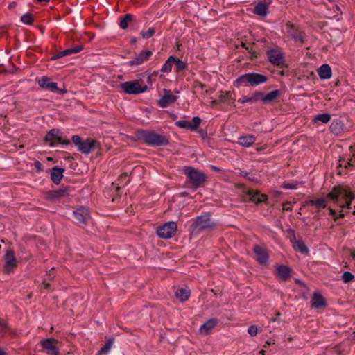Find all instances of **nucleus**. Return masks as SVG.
<instances>
[{"mask_svg":"<svg viewBox=\"0 0 355 355\" xmlns=\"http://www.w3.org/2000/svg\"><path fill=\"white\" fill-rule=\"evenodd\" d=\"M211 216L209 213H203L197 216L190 226L191 234L198 235L202 232L213 230L216 224L211 220Z\"/></svg>","mask_w":355,"mask_h":355,"instance_id":"nucleus-3","label":"nucleus"},{"mask_svg":"<svg viewBox=\"0 0 355 355\" xmlns=\"http://www.w3.org/2000/svg\"><path fill=\"white\" fill-rule=\"evenodd\" d=\"M286 26L288 28L287 31L288 35L295 42H299L300 43L303 44L304 42V33L300 29L295 28L293 24H287Z\"/></svg>","mask_w":355,"mask_h":355,"instance_id":"nucleus-19","label":"nucleus"},{"mask_svg":"<svg viewBox=\"0 0 355 355\" xmlns=\"http://www.w3.org/2000/svg\"><path fill=\"white\" fill-rule=\"evenodd\" d=\"M58 341L54 338H45L40 342L42 349L49 355H59V349L57 347Z\"/></svg>","mask_w":355,"mask_h":355,"instance_id":"nucleus-12","label":"nucleus"},{"mask_svg":"<svg viewBox=\"0 0 355 355\" xmlns=\"http://www.w3.org/2000/svg\"><path fill=\"white\" fill-rule=\"evenodd\" d=\"M330 129L332 132H338L342 129V127L338 121H333L330 125Z\"/></svg>","mask_w":355,"mask_h":355,"instance_id":"nucleus-47","label":"nucleus"},{"mask_svg":"<svg viewBox=\"0 0 355 355\" xmlns=\"http://www.w3.org/2000/svg\"><path fill=\"white\" fill-rule=\"evenodd\" d=\"M33 166L37 173H40L43 171V166L40 161L34 162Z\"/></svg>","mask_w":355,"mask_h":355,"instance_id":"nucleus-50","label":"nucleus"},{"mask_svg":"<svg viewBox=\"0 0 355 355\" xmlns=\"http://www.w3.org/2000/svg\"><path fill=\"white\" fill-rule=\"evenodd\" d=\"M329 214L333 216H336V212L334 209H331V208H329Z\"/></svg>","mask_w":355,"mask_h":355,"instance_id":"nucleus-59","label":"nucleus"},{"mask_svg":"<svg viewBox=\"0 0 355 355\" xmlns=\"http://www.w3.org/2000/svg\"><path fill=\"white\" fill-rule=\"evenodd\" d=\"M269 6L270 4L260 1L254 7V12L259 16H266L268 13Z\"/></svg>","mask_w":355,"mask_h":355,"instance_id":"nucleus-27","label":"nucleus"},{"mask_svg":"<svg viewBox=\"0 0 355 355\" xmlns=\"http://www.w3.org/2000/svg\"><path fill=\"white\" fill-rule=\"evenodd\" d=\"M293 246L295 250L302 254H307L309 252L307 246L302 241H295Z\"/></svg>","mask_w":355,"mask_h":355,"instance_id":"nucleus-38","label":"nucleus"},{"mask_svg":"<svg viewBox=\"0 0 355 355\" xmlns=\"http://www.w3.org/2000/svg\"><path fill=\"white\" fill-rule=\"evenodd\" d=\"M260 97H261V92H255L254 93L252 94V96H243V98H239L238 100V102L239 103H254L260 100Z\"/></svg>","mask_w":355,"mask_h":355,"instance_id":"nucleus-31","label":"nucleus"},{"mask_svg":"<svg viewBox=\"0 0 355 355\" xmlns=\"http://www.w3.org/2000/svg\"><path fill=\"white\" fill-rule=\"evenodd\" d=\"M327 306L324 297L319 293H314L311 298V306L315 309L325 307Z\"/></svg>","mask_w":355,"mask_h":355,"instance_id":"nucleus-25","label":"nucleus"},{"mask_svg":"<svg viewBox=\"0 0 355 355\" xmlns=\"http://www.w3.org/2000/svg\"><path fill=\"white\" fill-rule=\"evenodd\" d=\"M42 285L45 289H49L50 288V284L47 283L46 281L42 282Z\"/></svg>","mask_w":355,"mask_h":355,"instance_id":"nucleus-57","label":"nucleus"},{"mask_svg":"<svg viewBox=\"0 0 355 355\" xmlns=\"http://www.w3.org/2000/svg\"><path fill=\"white\" fill-rule=\"evenodd\" d=\"M241 175L242 176H244L245 178H248V180H251V181H254V178H252V175L250 174V173H241Z\"/></svg>","mask_w":355,"mask_h":355,"instance_id":"nucleus-51","label":"nucleus"},{"mask_svg":"<svg viewBox=\"0 0 355 355\" xmlns=\"http://www.w3.org/2000/svg\"><path fill=\"white\" fill-rule=\"evenodd\" d=\"M134 16L131 14H125L121 17L119 26L122 29H126L130 22L133 19Z\"/></svg>","mask_w":355,"mask_h":355,"instance_id":"nucleus-39","label":"nucleus"},{"mask_svg":"<svg viewBox=\"0 0 355 355\" xmlns=\"http://www.w3.org/2000/svg\"><path fill=\"white\" fill-rule=\"evenodd\" d=\"M318 73L321 79H329L331 77V69L328 64H322L318 69Z\"/></svg>","mask_w":355,"mask_h":355,"instance_id":"nucleus-28","label":"nucleus"},{"mask_svg":"<svg viewBox=\"0 0 355 355\" xmlns=\"http://www.w3.org/2000/svg\"><path fill=\"white\" fill-rule=\"evenodd\" d=\"M282 187L286 189H295L297 188V184L289 182H284Z\"/></svg>","mask_w":355,"mask_h":355,"instance_id":"nucleus-49","label":"nucleus"},{"mask_svg":"<svg viewBox=\"0 0 355 355\" xmlns=\"http://www.w3.org/2000/svg\"><path fill=\"white\" fill-rule=\"evenodd\" d=\"M64 169L58 166H53L51 170V180L55 184H59L63 178Z\"/></svg>","mask_w":355,"mask_h":355,"instance_id":"nucleus-24","label":"nucleus"},{"mask_svg":"<svg viewBox=\"0 0 355 355\" xmlns=\"http://www.w3.org/2000/svg\"><path fill=\"white\" fill-rule=\"evenodd\" d=\"M37 83L41 88L47 89L50 92H56L57 91H59V88L57 87V83L51 82V79L47 76H42L41 78L38 79Z\"/></svg>","mask_w":355,"mask_h":355,"instance_id":"nucleus-20","label":"nucleus"},{"mask_svg":"<svg viewBox=\"0 0 355 355\" xmlns=\"http://www.w3.org/2000/svg\"><path fill=\"white\" fill-rule=\"evenodd\" d=\"M69 191L70 187L69 186L62 185L58 189L49 191L46 193V198L51 200H58L61 198L69 196Z\"/></svg>","mask_w":355,"mask_h":355,"instance_id":"nucleus-15","label":"nucleus"},{"mask_svg":"<svg viewBox=\"0 0 355 355\" xmlns=\"http://www.w3.org/2000/svg\"><path fill=\"white\" fill-rule=\"evenodd\" d=\"M249 53L250 54V59L251 60H253L254 58H256L257 57V53L254 51H252V49L251 50H249Z\"/></svg>","mask_w":355,"mask_h":355,"instance_id":"nucleus-53","label":"nucleus"},{"mask_svg":"<svg viewBox=\"0 0 355 355\" xmlns=\"http://www.w3.org/2000/svg\"><path fill=\"white\" fill-rule=\"evenodd\" d=\"M44 141L51 147L56 146L58 144L63 145L70 144V141L69 139H63L60 135V130L55 128L51 129L46 133Z\"/></svg>","mask_w":355,"mask_h":355,"instance_id":"nucleus-10","label":"nucleus"},{"mask_svg":"<svg viewBox=\"0 0 355 355\" xmlns=\"http://www.w3.org/2000/svg\"><path fill=\"white\" fill-rule=\"evenodd\" d=\"M354 279V275L349 271H345L341 277V279L344 283H349Z\"/></svg>","mask_w":355,"mask_h":355,"instance_id":"nucleus-44","label":"nucleus"},{"mask_svg":"<svg viewBox=\"0 0 355 355\" xmlns=\"http://www.w3.org/2000/svg\"><path fill=\"white\" fill-rule=\"evenodd\" d=\"M219 95V101L220 103H234L235 99L233 97V94L231 92H220Z\"/></svg>","mask_w":355,"mask_h":355,"instance_id":"nucleus-33","label":"nucleus"},{"mask_svg":"<svg viewBox=\"0 0 355 355\" xmlns=\"http://www.w3.org/2000/svg\"><path fill=\"white\" fill-rule=\"evenodd\" d=\"M241 46L243 48L245 49L246 50L249 51V46L245 43L242 42Z\"/></svg>","mask_w":355,"mask_h":355,"instance_id":"nucleus-63","label":"nucleus"},{"mask_svg":"<svg viewBox=\"0 0 355 355\" xmlns=\"http://www.w3.org/2000/svg\"><path fill=\"white\" fill-rule=\"evenodd\" d=\"M248 200L255 204H260L266 202L268 200L266 195L261 194L259 191L253 189H249L246 193V197Z\"/></svg>","mask_w":355,"mask_h":355,"instance_id":"nucleus-18","label":"nucleus"},{"mask_svg":"<svg viewBox=\"0 0 355 355\" xmlns=\"http://www.w3.org/2000/svg\"><path fill=\"white\" fill-rule=\"evenodd\" d=\"M155 28H149L147 31H142L140 34L144 39H148L151 37L155 34Z\"/></svg>","mask_w":355,"mask_h":355,"instance_id":"nucleus-45","label":"nucleus"},{"mask_svg":"<svg viewBox=\"0 0 355 355\" xmlns=\"http://www.w3.org/2000/svg\"><path fill=\"white\" fill-rule=\"evenodd\" d=\"M256 138L252 135L241 136L239 137L238 143L243 147H250L254 143Z\"/></svg>","mask_w":355,"mask_h":355,"instance_id":"nucleus-29","label":"nucleus"},{"mask_svg":"<svg viewBox=\"0 0 355 355\" xmlns=\"http://www.w3.org/2000/svg\"><path fill=\"white\" fill-rule=\"evenodd\" d=\"M291 268L284 265H281L277 268V275L283 281L288 280L291 277Z\"/></svg>","mask_w":355,"mask_h":355,"instance_id":"nucleus-26","label":"nucleus"},{"mask_svg":"<svg viewBox=\"0 0 355 355\" xmlns=\"http://www.w3.org/2000/svg\"><path fill=\"white\" fill-rule=\"evenodd\" d=\"M218 324V320L216 318H210L206 321L200 327L199 331L201 334L208 335L211 331Z\"/></svg>","mask_w":355,"mask_h":355,"instance_id":"nucleus-23","label":"nucleus"},{"mask_svg":"<svg viewBox=\"0 0 355 355\" xmlns=\"http://www.w3.org/2000/svg\"><path fill=\"white\" fill-rule=\"evenodd\" d=\"M339 198H342L345 200V206L347 209H349L352 200L355 198V193L347 185L338 184L334 186L330 192L327 193V198L337 202Z\"/></svg>","mask_w":355,"mask_h":355,"instance_id":"nucleus-2","label":"nucleus"},{"mask_svg":"<svg viewBox=\"0 0 355 355\" xmlns=\"http://www.w3.org/2000/svg\"><path fill=\"white\" fill-rule=\"evenodd\" d=\"M196 88L199 87V88L202 89H204L205 87V85L202 83H200V82H197L196 85Z\"/></svg>","mask_w":355,"mask_h":355,"instance_id":"nucleus-55","label":"nucleus"},{"mask_svg":"<svg viewBox=\"0 0 355 355\" xmlns=\"http://www.w3.org/2000/svg\"><path fill=\"white\" fill-rule=\"evenodd\" d=\"M183 171L187 175L191 187L194 189L202 187L207 180V175L204 173L191 166L184 167Z\"/></svg>","mask_w":355,"mask_h":355,"instance_id":"nucleus-5","label":"nucleus"},{"mask_svg":"<svg viewBox=\"0 0 355 355\" xmlns=\"http://www.w3.org/2000/svg\"><path fill=\"white\" fill-rule=\"evenodd\" d=\"M175 125L180 128L191 130V122L185 120L178 121L175 123Z\"/></svg>","mask_w":355,"mask_h":355,"instance_id":"nucleus-41","label":"nucleus"},{"mask_svg":"<svg viewBox=\"0 0 355 355\" xmlns=\"http://www.w3.org/2000/svg\"><path fill=\"white\" fill-rule=\"evenodd\" d=\"M73 216L76 220V223L80 226L86 225L90 219L89 209L81 206L73 211Z\"/></svg>","mask_w":355,"mask_h":355,"instance_id":"nucleus-13","label":"nucleus"},{"mask_svg":"<svg viewBox=\"0 0 355 355\" xmlns=\"http://www.w3.org/2000/svg\"><path fill=\"white\" fill-rule=\"evenodd\" d=\"M248 332L251 336H255L258 333V328L255 325H252L248 328Z\"/></svg>","mask_w":355,"mask_h":355,"instance_id":"nucleus-48","label":"nucleus"},{"mask_svg":"<svg viewBox=\"0 0 355 355\" xmlns=\"http://www.w3.org/2000/svg\"><path fill=\"white\" fill-rule=\"evenodd\" d=\"M53 270H54V268H51L50 273L46 275L49 276V277L48 278L49 279H53V277H55V275L53 274Z\"/></svg>","mask_w":355,"mask_h":355,"instance_id":"nucleus-56","label":"nucleus"},{"mask_svg":"<svg viewBox=\"0 0 355 355\" xmlns=\"http://www.w3.org/2000/svg\"><path fill=\"white\" fill-rule=\"evenodd\" d=\"M253 252L257 256V261L261 265H266L268 261V254L266 249L256 245L253 248Z\"/></svg>","mask_w":355,"mask_h":355,"instance_id":"nucleus-17","label":"nucleus"},{"mask_svg":"<svg viewBox=\"0 0 355 355\" xmlns=\"http://www.w3.org/2000/svg\"><path fill=\"white\" fill-rule=\"evenodd\" d=\"M266 55L268 61L274 66L283 67L285 65L284 53L282 50L275 46L266 51Z\"/></svg>","mask_w":355,"mask_h":355,"instance_id":"nucleus-7","label":"nucleus"},{"mask_svg":"<svg viewBox=\"0 0 355 355\" xmlns=\"http://www.w3.org/2000/svg\"><path fill=\"white\" fill-rule=\"evenodd\" d=\"M175 296L181 302H185L190 297V291L183 288H178L175 291Z\"/></svg>","mask_w":355,"mask_h":355,"instance_id":"nucleus-32","label":"nucleus"},{"mask_svg":"<svg viewBox=\"0 0 355 355\" xmlns=\"http://www.w3.org/2000/svg\"><path fill=\"white\" fill-rule=\"evenodd\" d=\"M174 64H175L177 71H184L187 68V64L177 58H175V61H174Z\"/></svg>","mask_w":355,"mask_h":355,"instance_id":"nucleus-43","label":"nucleus"},{"mask_svg":"<svg viewBox=\"0 0 355 355\" xmlns=\"http://www.w3.org/2000/svg\"><path fill=\"white\" fill-rule=\"evenodd\" d=\"M135 134L137 140L142 141L149 146H164L169 144L166 135L157 133L154 130L138 129Z\"/></svg>","mask_w":355,"mask_h":355,"instance_id":"nucleus-1","label":"nucleus"},{"mask_svg":"<svg viewBox=\"0 0 355 355\" xmlns=\"http://www.w3.org/2000/svg\"><path fill=\"white\" fill-rule=\"evenodd\" d=\"M348 340L349 341H351L352 343H355V331H352L349 336V338H348Z\"/></svg>","mask_w":355,"mask_h":355,"instance_id":"nucleus-52","label":"nucleus"},{"mask_svg":"<svg viewBox=\"0 0 355 355\" xmlns=\"http://www.w3.org/2000/svg\"><path fill=\"white\" fill-rule=\"evenodd\" d=\"M114 340L112 338H110L105 345L101 348V349L98 351V354H107L110 350L112 345L113 344Z\"/></svg>","mask_w":355,"mask_h":355,"instance_id":"nucleus-40","label":"nucleus"},{"mask_svg":"<svg viewBox=\"0 0 355 355\" xmlns=\"http://www.w3.org/2000/svg\"><path fill=\"white\" fill-rule=\"evenodd\" d=\"M21 21L28 25H31L34 21L33 15L30 13H26L21 17Z\"/></svg>","mask_w":355,"mask_h":355,"instance_id":"nucleus-42","label":"nucleus"},{"mask_svg":"<svg viewBox=\"0 0 355 355\" xmlns=\"http://www.w3.org/2000/svg\"><path fill=\"white\" fill-rule=\"evenodd\" d=\"M152 55L153 51L150 50L142 51L137 54L132 60L128 61L126 64L129 67L141 65L148 61Z\"/></svg>","mask_w":355,"mask_h":355,"instance_id":"nucleus-14","label":"nucleus"},{"mask_svg":"<svg viewBox=\"0 0 355 355\" xmlns=\"http://www.w3.org/2000/svg\"><path fill=\"white\" fill-rule=\"evenodd\" d=\"M218 102H220L219 100L218 101L213 100V101H211V103L212 106H215L218 103Z\"/></svg>","mask_w":355,"mask_h":355,"instance_id":"nucleus-62","label":"nucleus"},{"mask_svg":"<svg viewBox=\"0 0 355 355\" xmlns=\"http://www.w3.org/2000/svg\"><path fill=\"white\" fill-rule=\"evenodd\" d=\"M352 160H354L353 158H346L345 157H340V159L338 160V167H344V168L348 169L355 164V163H354Z\"/></svg>","mask_w":355,"mask_h":355,"instance_id":"nucleus-37","label":"nucleus"},{"mask_svg":"<svg viewBox=\"0 0 355 355\" xmlns=\"http://www.w3.org/2000/svg\"><path fill=\"white\" fill-rule=\"evenodd\" d=\"M177 230V223L174 221H169L159 226L156 230V233L159 238L168 239L175 236Z\"/></svg>","mask_w":355,"mask_h":355,"instance_id":"nucleus-8","label":"nucleus"},{"mask_svg":"<svg viewBox=\"0 0 355 355\" xmlns=\"http://www.w3.org/2000/svg\"><path fill=\"white\" fill-rule=\"evenodd\" d=\"M1 336H8L12 337L16 334L15 331L12 329L11 327L8 325V323L1 320Z\"/></svg>","mask_w":355,"mask_h":355,"instance_id":"nucleus-34","label":"nucleus"},{"mask_svg":"<svg viewBox=\"0 0 355 355\" xmlns=\"http://www.w3.org/2000/svg\"><path fill=\"white\" fill-rule=\"evenodd\" d=\"M178 96L173 95L170 90L164 89V95L158 101L157 105L162 108L167 107L169 105L174 103Z\"/></svg>","mask_w":355,"mask_h":355,"instance_id":"nucleus-16","label":"nucleus"},{"mask_svg":"<svg viewBox=\"0 0 355 355\" xmlns=\"http://www.w3.org/2000/svg\"><path fill=\"white\" fill-rule=\"evenodd\" d=\"M327 200L322 198H319L315 200H309L305 202L306 205L315 206L317 209H324L326 207Z\"/></svg>","mask_w":355,"mask_h":355,"instance_id":"nucleus-30","label":"nucleus"},{"mask_svg":"<svg viewBox=\"0 0 355 355\" xmlns=\"http://www.w3.org/2000/svg\"><path fill=\"white\" fill-rule=\"evenodd\" d=\"M201 119L198 116H194L191 122V130H196L201 123Z\"/></svg>","mask_w":355,"mask_h":355,"instance_id":"nucleus-46","label":"nucleus"},{"mask_svg":"<svg viewBox=\"0 0 355 355\" xmlns=\"http://www.w3.org/2000/svg\"><path fill=\"white\" fill-rule=\"evenodd\" d=\"M331 118V114L328 113L320 114L314 116L313 123H317L318 122H321L322 123H327L330 121Z\"/></svg>","mask_w":355,"mask_h":355,"instance_id":"nucleus-35","label":"nucleus"},{"mask_svg":"<svg viewBox=\"0 0 355 355\" xmlns=\"http://www.w3.org/2000/svg\"><path fill=\"white\" fill-rule=\"evenodd\" d=\"M268 80V77L263 74L258 73H248L237 78L234 82V86L239 87L241 86L254 87L263 84Z\"/></svg>","mask_w":355,"mask_h":355,"instance_id":"nucleus-4","label":"nucleus"},{"mask_svg":"<svg viewBox=\"0 0 355 355\" xmlns=\"http://www.w3.org/2000/svg\"><path fill=\"white\" fill-rule=\"evenodd\" d=\"M290 205V202H287V203L284 204L283 209L284 210H286V211L291 210V209L288 206H287V205Z\"/></svg>","mask_w":355,"mask_h":355,"instance_id":"nucleus-58","label":"nucleus"},{"mask_svg":"<svg viewBox=\"0 0 355 355\" xmlns=\"http://www.w3.org/2000/svg\"><path fill=\"white\" fill-rule=\"evenodd\" d=\"M281 91L279 89L273 90L266 95L261 92V97L260 101L264 105H268L277 101V99L280 96Z\"/></svg>","mask_w":355,"mask_h":355,"instance_id":"nucleus-22","label":"nucleus"},{"mask_svg":"<svg viewBox=\"0 0 355 355\" xmlns=\"http://www.w3.org/2000/svg\"><path fill=\"white\" fill-rule=\"evenodd\" d=\"M175 61V57L170 56L168 60L164 62L161 68V71L163 73H169L172 70V67Z\"/></svg>","mask_w":355,"mask_h":355,"instance_id":"nucleus-36","label":"nucleus"},{"mask_svg":"<svg viewBox=\"0 0 355 355\" xmlns=\"http://www.w3.org/2000/svg\"><path fill=\"white\" fill-rule=\"evenodd\" d=\"M17 6V3L16 2H11L9 6H8V8L10 9H13L15 8V7Z\"/></svg>","mask_w":355,"mask_h":355,"instance_id":"nucleus-60","label":"nucleus"},{"mask_svg":"<svg viewBox=\"0 0 355 355\" xmlns=\"http://www.w3.org/2000/svg\"><path fill=\"white\" fill-rule=\"evenodd\" d=\"M119 87L127 94H139L148 89L146 85L141 86L137 80L127 81L119 85Z\"/></svg>","mask_w":355,"mask_h":355,"instance_id":"nucleus-9","label":"nucleus"},{"mask_svg":"<svg viewBox=\"0 0 355 355\" xmlns=\"http://www.w3.org/2000/svg\"><path fill=\"white\" fill-rule=\"evenodd\" d=\"M275 344V340H272V339H268L266 342V345H264V347H266L267 346H269L270 345H273Z\"/></svg>","mask_w":355,"mask_h":355,"instance_id":"nucleus-54","label":"nucleus"},{"mask_svg":"<svg viewBox=\"0 0 355 355\" xmlns=\"http://www.w3.org/2000/svg\"><path fill=\"white\" fill-rule=\"evenodd\" d=\"M345 216L344 214L343 213H340L339 215H336V216L334 217V220H336L338 218H342Z\"/></svg>","mask_w":355,"mask_h":355,"instance_id":"nucleus-61","label":"nucleus"},{"mask_svg":"<svg viewBox=\"0 0 355 355\" xmlns=\"http://www.w3.org/2000/svg\"><path fill=\"white\" fill-rule=\"evenodd\" d=\"M71 140L77 146L78 151L83 154H89L92 149L98 147V143L96 140L87 139L85 141H82V138L79 135H73Z\"/></svg>","mask_w":355,"mask_h":355,"instance_id":"nucleus-6","label":"nucleus"},{"mask_svg":"<svg viewBox=\"0 0 355 355\" xmlns=\"http://www.w3.org/2000/svg\"><path fill=\"white\" fill-rule=\"evenodd\" d=\"M5 263L3 265V271L6 274H10L17 268V261L15 257V252L12 249L6 250L3 257Z\"/></svg>","mask_w":355,"mask_h":355,"instance_id":"nucleus-11","label":"nucleus"},{"mask_svg":"<svg viewBox=\"0 0 355 355\" xmlns=\"http://www.w3.org/2000/svg\"><path fill=\"white\" fill-rule=\"evenodd\" d=\"M83 49L82 44L77 45L76 46L67 49L62 51H60L51 58V60H55L64 56H67L71 54H75L80 52Z\"/></svg>","mask_w":355,"mask_h":355,"instance_id":"nucleus-21","label":"nucleus"},{"mask_svg":"<svg viewBox=\"0 0 355 355\" xmlns=\"http://www.w3.org/2000/svg\"><path fill=\"white\" fill-rule=\"evenodd\" d=\"M350 255L353 259H355V250H351Z\"/></svg>","mask_w":355,"mask_h":355,"instance_id":"nucleus-64","label":"nucleus"}]
</instances>
